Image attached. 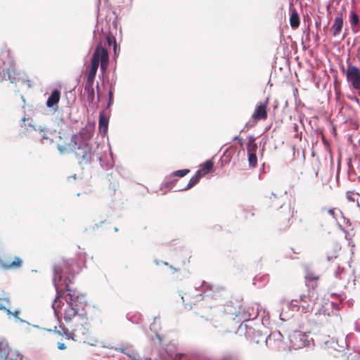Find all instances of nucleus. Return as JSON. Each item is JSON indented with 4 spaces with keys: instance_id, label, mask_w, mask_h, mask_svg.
I'll return each instance as SVG.
<instances>
[{
    "instance_id": "1",
    "label": "nucleus",
    "mask_w": 360,
    "mask_h": 360,
    "mask_svg": "<svg viewBox=\"0 0 360 360\" xmlns=\"http://www.w3.org/2000/svg\"><path fill=\"white\" fill-rule=\"evenodd\" d=\"M39 139L43 144H51L58 137L56 142L58 150L63 154L73 153L80 163L89 162L93 155L91 147L88 141L92 136V132L83 129L78 134H60L56 129L48 127L40 129Z\"/></svg>"
},
{
    "instance_id": "2",
    "label": "nucleus",
    "mask_w": 360,
    "mask_h": 360,
    "mask_svg": "<svg viewBox=\"0 0 360 360\" xmlns=\"http://www.w3.org/2000/svg\"><path fill=\"white\" fill-rule=\"evenodd\" d=\"M72 300L70 297V302H68V306L64 311V320L68 323H72V324H80L83 323L89 328V320H93L96 318H100L101 311L95 307H93L90 311L89 317L86 313H79V310L75 307L77 306V296L75 295V292H72Z\"/></svg>"
},
{
    "instance_id": "3",
    "label": "nucleus",
    "mask_w": 360,
    "mask_h": 360,
    "mask_svg": "<svg viewBox=\"0 0 360 360\" xmlns=\"http://www.w3.org/2000/svg\"><path fill=\"white\" fill-rule=\"evenodd\" d=\"M53 283L58 293L63 291V285L64 284L68 295L70 296L72 300V292L73 290L70 287V284L72 283L75 274L72 269V264L68 261H63L53 266Z\"/></svg>"
},
{
    "instance_id": "4",
    "label": "nucleus",
    "mask_w": 360,
    "mask_h": 360,
    "mask_svg": "<svg viewBox=\"0 0 360 360\" xmlns=\"http://www.w3.org/2000/svg\"><path fill=\"white\" fill-rule=\"evenodd\" d=\"M99 63L101 71L105 72L108 67L109 56L107 49L101 45L96 46L92 54L91 67L86 72V83L94 84Z\"/></svg>"
},
{
    "instance_id": "5",
    "label": "nucleus",
    "mask_w": 360,
    "mask_h": 360,
    "mask_svg": "<svg viewBox=\"0 0 360 360\" xmlns=\"http://www.w3.org/2000/svg\"><path fill=\"white\" fill-rule=\"evenodd\" d=\"M72 331L65 327L60 326V330H53V333L58 334L65 337L67 339H72L75 341L78 340H83L89 334V328L84 326L83 323L80 324H72L70 326ZM49 332H52L51 330H49Z\"/></svg>"
},
{
    "instance_id": "6",
    "label": "nucleus",
    "mask_w": 360,
    "mask_h": 360,
    "mask_svg": "<svg viewBox=\"0 0 360 360\" xmlns=\"http://www.w3.org/2000/svg\"><path fill=\"white\" fill-rule=\"evenodd\" d=\"M319 298V293H315L314 291L307 292L301 294L297 299L292 300L299 304V307L302 309L304 313L313 310L316 304V301Z\"/></svg>"
},
{
    "instance_id": "7",
    "label": "nucleus",
    "mask_w": 360,
    "mask_h": 360,
    "mask_svg": "<svg viewBox=\"0 0 360 360\" xmlns=\"http://www.w3.org/2000/svg\"><path fill=\"white\" fill-rule=\"evenodd\" d=\"M345 76L350 86L356 91H360V68L352 65L349 60L347 61Z\"/></svg>"
},
{
    "instance_id": "8",
    "label": "nucleus",
    "mask_w": 360,
    "mask_h": 360,
    "mask_svg": "<svg viewBox=\"0 0 360 360\" xmlns=\"http://www.w3.org/2000/svg\"><path fill=\"white\" fill-rule=\"evenodd\" d=\"M0 360H24L17 350L9 347L8 342L0 339Z\"/></svg>"
},
{
    "instance_id": "9",
    "label": "nucleus",
    "mask_w": 360,
    "mask_h": 360,
    "mask_svg": "<svg viewBox=\"0 0 360 360\" xmlns=\"http://www.w3.org/2000/svg\"><path fill=\"white\" fill-rule=\"evenodd\" d=\"M97 89V102H95V91L94 84L85 83L84 93L86 96V99L89 102V106L92 108H97L98 107V102L101 99V91L99 89L98 84L96 85Z\"/></svg>"
},
{
    "instance_id": "10",
    "label": "nucleus",
    "mask_w": 360,
    "mask_h": 360,
    "mask_svg": "<svg viewBox=\"0 0 360 360\" xmlns=\"http://www.w3.org/2000/svg\"><path fill=\"white\" fill-rule=\"evenodd\" d=\"M269 102V99L266 98L264 102H260L256 105L255 110L252 115V120L255 123L260 120H265L267 118Z\"/></svg>"
},
{
    "instance_id": "11",
    "label": "nucleus",
    "mask_w": 360,
    "mask_h": 360,
    "mask_svg": "<svg viewBox=\"0 0 360 360\" xmlns=\"http://www.w3.org/2000/svg\"><path fill=\"white\" fill-rule=\"evenodd\" d=\"M320 276L311 271H307L304 276L305 285L307 288V292L314 291L315 293H319L317 288L319 286V281Z\"/></svg>"
},
{
    "instance_id": "12",
    "label": "nucleus",
    "mask_w": 360,
    "mask_h": 360,
    "mask_svg": "<svg viewBox=\"0 0 360 360\" xmlns=\"http://www.w3.org/2000/svg\"><path fill=\"white\" fill-rule=\"evenodd\" d=\"M23 260L17 256L13 257V259L8 258L0 259V266L5 270H15L19 269L22 266Z\"/></svg>"
},
{
    "instance_id": "13",
    "label": "nucleus",
    "mask_w": 360,
    "mask_h": 360,
    "mask_svg": "<svg viewBox=\"0 0 360 360\" xmlns=\"http://www.w3.org/2000/svg\"><path fill=\"white\" fill-rule=\"evenodd\" d=\"M60 98V92L58 89H54L46 101V105L48 108H58V103Z\"/></svg>"
},
{
    "instance_id": "14",
    "label": "nucleus",
    "mask_w": 360,
    "mask_h": 360,
    "mask_svg": "<svg viewBox=\"0 0 360 360\" xmlns=\"http://www.w3.org/2000/svg\"><path fill=\"white\" fill-rule=\"evenodd\" d=\"M343 24L344 22L342 15L336 16L335 18L331 28L333 32V36L337 37L340 34L343 27Z\"/></svg>"
},
{
    "instance_id": "15",
    "label": "nucleus",
    "mask_w": 360,
    "mask_h": 360,
    "mask_svg": "<svg viewBox=\"0 0 360 360\" xmlns=\"http://www.w3.org/2000/svg\"><path fill=\"white\" fill-rule=\"evenodd\" d=\"M265 204L266 205V206L269 207H278L281 206V202L277 195H276L274 193H271V195L266 196L265 198Z\"/></svg>"
},
{
    "instance_id": "16",
    "label": "nucleus",
    "mask_w": 360,
    "mask_h": 360,
    "mask_svg": "<svg viewBox=\"0 0 360 360\" xmlns=\"http://www.w3.org/2000/svg\"><path fill=\"white\" fill-rule=\"evenodd\" d=\"M214 162L212 160H207L200 165V169L197 172H200V174L203 176L212 170Z\"/></svg>"
},
{
    "instance_id": "17",
    "label": "nucleus",
    "mask_w": 360,
    "mask_h": 360,
    "mask_svg": "<svg viewBox=\"0 0 360 360\" xmlns=\"http://www.w3.org/2000/svg\"><path fill=\"white\" fill-rule=\"evenodd\" d=\"M300 23V16L295 8H293L290 18V24L292 28L296 29Z\"/></svg>"
},
{
    "instance_id": "18",
    "label": "nucleus",
    "mask_w": 360,
    "mask_h": 360,
    "mask_svg": "<svg viewBox=\"0 0 360 360\" xmlns=\"http://www.w3.org/2000/svg\"><path fill=\"white\" fill-rule=\"evenodd\" d=\"M257 150V145L255 143V138L252 136L248 137L247 143L248 154H256Z\"/></svg>"
},
{
    "instance_id": "19",
    "label": "nucleus",
    "mask_w": 360,
    "mask_h": 360,
    "mask_svg": "<svg viewBox=\"0 0 360 360\" xmlns=\"http://www.w3.org/2000/svg\"><path fill=\"white\" fill-rule=\"evenodd\" d=\"M99 130L102 133H105L108 129V118L106 117L103 113L99 115Z\"/></svg>"
},
{
    "instance_id": "20",
    "label": "nucleus",
    "mask_w": 360,
    "mask_h": 360,
    "mask_svg": "<svg viewBox=\"0 0 360 360\" xmlns=\"http://www.w3.org/2000/svg\"><path fill=\"white\" fill-rule=\"evenodd\" d=\"M202 177V176L200 174V172H196L195 174L191 178L188 185L184 190H188L193 187L195 184L198 183V181Z\"/></svg>"
},
{
    "instance_id": "21",
    "label": "nucleus",
    "mask_w": 360,
    "mask_h": 360,
    "mask_svg": "<svg viewBox=\"0 0 360 360\" xmlns=\"http://www.w3.org/2000/svg\"><path fill=\"white\" fill-rule=\"evenodd\" d=\"M349 21H350L352 30L354 32H357L358 30H355V27L359 25V16L355 11L351 12V16H350Z\"/></svg>"
},
{
    "instance_id": "22",
    "label": "nucleus",
    "mask_w": 360,
    "mask_h": 360,
    "mask_svg": "<svg viewBox=\"0 0 360 360\" xmlns=\"http://www.w3.org/2000/svg\"><path fill=\"white\" fill-rule=\"evenodd\" d=\"M66 291L65 290V288H63V292H60L59 293H58V291L56 290V293H57V295L52 304V307L53 309H54L55 312L56 313L58 309L60 308V304H61V302L59 300V297L63 295L65 293V292Z\"/></svg>"
},
{
    "instance_id": "23",
    "label": "nucleus",
    "mask_w": 360,
    "mask_h": 360,
    "mask_svg": "<svg viewBox=\"0 0 360 360\" xmlns=\"http://www.w3.org/2000/svg\"><path fill=\"white\" fill-rule=\"evenodd\" d=\"M248 162L252 168H255L257 165V158L256 154H248Z\"/></svg>"
},
{
    "instance_id": "24",
    "label": "nucleus",
    "mask_w": 360,
    "mask_h": 360,
    "mask_svg": "<svg viewBox=\"0 0 360 360\" xmlns=\"http://www.w3.org/2000/svg\"><path fill=\"white\" fill-rule=\"evenodd\" d=\"M190 172V170L188 169H179L177 171H175L173 174L175 176L179 177H184L186 174H188Z\"/></svg>"
},
{
    "instance_id": "25",
    "label": "nucleus",
    "mask_w": 360,
    "mask_h": 360,
    "mask_svg": "<svg viewBox=\"0 0 360 360\" xmlns=\"http://www.w3.org/2000/svg\"><path fill=\"white\" fill-rule=\"evenodd\" d=\"M108 98H109V101H108V108H109L112 103V101H113V92H112V90L110 89L109 91V93H108Z\"/></svg>"
},
{
    "instance_id": "26",
    "label": "nucleus",
    "mask_w": 360,
    "mask_h": 360,
    "mask_svg": "<svg viewBox=\"0 0 360 360\" xmlns=\"http://www.w3.org/2000/svg\"><path fill=\"white\" fill-rule=\"evenodd\" d=\"M2 56H3V57H5V56L8 57L9 58L8 63L11 64V59H10L11 53H10V51L9 50L4 51L3 52V53H2Z\"/></svg>"
},
{
    "instance_id": "27",
    "label": "nucleus",
    "mask_w": 360,
    "mask_h": 360,
    "mask_svg": "<svg viewBox=\"0 0 360 360\" xmlns=\"http://www.w3.org/2000/svg\"><path fill=\"white\" fill-rule=\"evenodd\" d=\"M234 139L238 141V142L240 144V147H243V139L240 138L239 136H236L234 138Z\"/></svg>"
},
{
    "instance_id": "28",
    "label": "nucleus",
    "mask_w": 360,
    "mask_h": 360,
    "mask_svg": "<svg viewBox=\"0 0 360 360\" xmlns=\"http://www.w3.org/2000/svg\"><path fill=\"white\" fill-rule=\"evenodd\" d=\"M58 348L59 349H61V350H62V349H65L66 348V346H65V345L64 343L59 342V343L58 344Z\"/></svg>"
},
{
    "instance_id": "29",
    "label": "nucleus",
    "mask_w": 360,
    "mask_h": 360,
    "mask_svg": "<svg viewBox=\"0 0 360 360\" xmlns=\"http://www.w3.org/2000/svg\"><path fill=\"white\" fill-rule=\"evenodd\" d=\"M328 214L335 217V209H330L328 211Z\"/></svg>"
},
{
    "instance_id": "30",
    "label": "nucleus",
    "mask_w": 360,
    "mask_h": 360,
    "mask_svg": "<svg viewBox=\"0 0 360 360\" xmlns=\"http://www.w3.org/2000/svg\"><path fill=\"white\" fill-rule=\"evenodd\" d=\"M112 38L111 37L108 36V37H107V41H108V45H110V46L111 45V44H112Z\"/></svg>"
},
{
    "instance_id": "31",
    "label": "nucleus",
    "mask_w": 360,
    "mask_h": 360,
    "mask_svg": "<svg viewBox=\"0 0 360 360\" xmlns=\"http://www.w3.org/2000/svg\"><path fill=\"white\" fill-rule=\"evenodd\" d=\"M7 314H12V312L7 308H6V310H4Z\"/></svg>"
},
{
    "instance_id": "32",
    "label": "nucleus",
    "mask_w": 360,
    "mask_h": 360,
    "mask_svg": "<svg viewBox=\"0 0 360 360\" xmlns=\"http://www.w3.org/2000/svg\"><path fill=\"white\" fill-rule=\"evenodd\" d=\"M6 307H4L3 304H0V309L4 311V310H6Z\"/></svg>"
},
{
    "instance_id": "33",
    "label": "nucleus",
    "mask_w": 360,
    "mask_h": 360,
    "mask_svg": "<svg viewBox=\"0 0 360 360\" xmlns=\"http://www.w3.org/2000/svg\"><path fill=\"white\" fill-rule=\"evenodd\" d=\"M19 313H20V312H19V311H15L13 313V315H14L15 317H17V316H18Z\"/></svg>"
},
{
    "instance_id": "34",
    "label": "nucleus",
    "mask_w": 360,
    "mask_h": 360,
    "mask_svg": "<svg viewBox=\"0 0 360 360\" xmlns=\"http://www.w3.org/2000/svg\"><path fill=\"white\" fill-rule=\"evenodd\" d=\"M118 350H119L120 352H121L122 353H125V352H124V348H120Z\"/></svg>"
},
{
    "instance_id": "35",
    "label": "nucleus",
    "mask_w": 360,
    "mask_h": 360,
    "mask_svg": "<svg viewBox=\"0 0 360 360\" xmlns=\"http://www.w3.org/2000/svg\"><path fill=\"white\" fill-rule=\"evenodd\" d=\"M331 296H332V297H333V296H334V297H338V295H337V294H335V293H333V294H331Z\"/></svg>"
},
{
    "instance_id": "36",
    "label": "nucleus",
    "mask_w": 360,
    "mask_h": 360,
    "mask_svg": "<svg viewBox=\"0 0 360 360\" xmlns=\"http://www.w3.org/2000/svg\"><path fill=\"white\" fill-rule=\"evenodd\" d=\"M0 63H1V65H4V64H5V62H4V61H3V60H1V61H0Z\"/></svg>"
},
{
    "instance_id": "37",
    "label": "nucleus",
    "mask_w": 360,
    "mask_h": 360,
    "mask_svg": "<svg viewBox=\"0 0 360 360\" xmlns=\"http://www.w3.org/2000/svg\"><path fill=\"white\" fill-rule=\"evenodd\" d=\"M7 73L8 74V77L11 78V75H10V72L9 70L7 72Z\"/></svg>"
},
{
    "instance_id": "38",
    "label": "nucleus",
    "mask_w": 360,
    "mask_h": 360,
    "mask_svg": "<svg viewBox=\"0 0 360 360\" xmlns=\"http://www.w3.org/2000/svg\"><path fill=\"white\" fill-rule=\"evenodd\" d=\"M115 231H118V229H117V228H115Z\"/></svg>"
}]
</instances>
